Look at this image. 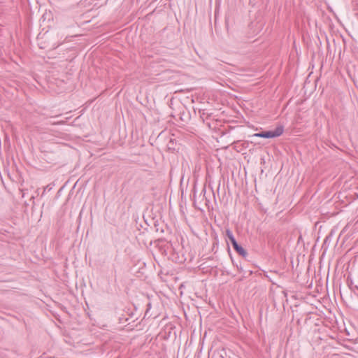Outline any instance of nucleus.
Here are the masks:
<instances>
[{
	"label": "nucleus",
	"instance_id": "obj_2",
	"mask_svg": "<svg viewBox=\"0 0 358 358\" xmlns=\"http://www.w3.org/2000/svg\"><path fill=\"white\" fill-rule=\"evenodd\" d=\"M284 131V127L282 125L278 126L273 131H265L259 133L255 134L254 136L259 138H275L281 136Z\"/></svg>",
	"mask_w": 358,
	"mask_h": 358
},
{
	"label": "nucleus",
	"instance_id": "obj_4",
	"mask_svg": "<svg viewBox=\"0 0 358 358\" xmlns=\"http://www.w3.org/2000/svg\"><path fill=\"white\" fill-rule=\"evenodd\" d=\"M194 295L198 298H201L203 299L205 301H207V294L206 292H194Z\"/></svg>",
	"mask_w": 358,
	"mask_h": 358
},
{
	"label": "nucleus",
	"instance_id": "obj_8",
	"mask_svg": "<svg viewBox=\"0 0 358 358\" xmlns=\"http://www.w3.org/2000/svg\"><path fill=\"white\" fill-rule=\"evenodd\" d=\"M297 324H298L299 325H300V324H301V319H298V320H297Z\"/></svg>",
	"mask_w": 358,
	"mask_h": 358
},
{
	"label": "nucleus",
	"instance_id": "obj_11",
	"mask_svg": "<svg viewBox=\"0 0 358 358\" xmlns=\"http://www.w3.org/2000/svg\"><path fill=\"white\" fill-rule=\"evenodd\" d=\"M357 297H358V294H357Z\"/></svg>",
	"mask_w": 358,
	"mask_h": 358
},
{
	"label": "nucleus",
	"instance_id": "obj_5",
	"mask_svg": "<svg viewBox=\"0 0 358 358\" xmlns=\"http://www.w3.org/2000/svg\"><path fill=\"white\" fill-rule=\"evenodd\" d=\"M332 294H333V296L334 297H336V295H337V296H341L342 299H343L344 297H348V296L349 294H351L352 292H332Z\"/></svg>",
	"mask_w": 358,
	"mask_h": 358
},
{
	"label": "nucleus",
	"instance_id": "obj_7",
	"mask_svg": "<svg viewBox=\"0 0 358 358\" xmlns=\"http://www.w3.org/2000/svg\"><path fill=\"white\" fill-rule=\"evenodd\" d=\"M65 123V121H59V122H50V124L52 125H56V124H64Z\"/></svg>",
	"mask_w": 358,
	"mask_h": 358
},
{
	"label": "nucleus",
	"instance_id": "obj_9",
	"mask_svg": "<svg viewBox=\"0 0 358 358\" xmlns=\"http://www.w3.org/2000/svg\"><path fill=\"white\" fill-rule=\"evenodd\" d=\"M208 303H209L210 305H211L212 306H213V305L212 304V302H211V301H210V299H209V301H208Z\"/></svg>",
	"mask_w": 358,
	"mask_h": 358
},
{
	"label": "nucleus",
	"instance_id": "obj_10",
	"mask_svg": "<svg viewBox=\"0 0 358 358\" xmlns=\"http://www.w3.org/2000/svg\"><path fill=\"white\" fill-rule=\"evenodd\" d=\"M307 320H308V317H306V318L305 319L304 323H306Z\"/></svg>",
	"mask_w": 358,
	"mask_h": 358
},
{
	"label": "nucleus",
	"instance_id": "obj_1",
	"mask_svg": "<svg viewBox=\"0 0 358 358\" xmlns=\"http://www.w3.org/2000/svg\"><path fill=\"white\" fill-rule=\"evenodd\" d=\"M282 294L286 298L287 301L289 300L288 297H290L292 299H300L306 303L313 305V301L315 300V296L311 294L310 292H282Z\"/></svg>",
	"mask_w": 358,
	"mask_h": 358
},
{
	"label": "nucleus",
	"instance_id": "obj_6",
	"mask_svg": "<svg viewBox=\"0 0 358 358\" xmlns=\"http://www.w3.org/2000/svg\"><path fill=\"white\" fill-rule=\"evenodd\" d=\"M347 283L348 285V287L351 291H355V289H358V287L357 285H354L352 281L349 278L347 280Z\"/></svg>",
	"mask_w": 358,
	"mask_h": 358
},
{
	"label": "nucleus",
	"instance_id": "obj_3",
	"mask_svg": "<svg viewBox=\"0 0 358 358\" xmlns=\"http://www.w3.org/2000/svg\"><path fill=\"white\" fill-rule=\"evenodd\" d=\"M226 235H227V238H229V240L230 241V242H231L234 249L236 250V252L237 253H238L240 255H241L242 257H246V255L248 254L247 252L243 249V248L242 246H241L237 243L231 231L229 229H227Z\"/></svg>",
	"mask_w": 358,
	"mask_h": 358
}]
</instances>
